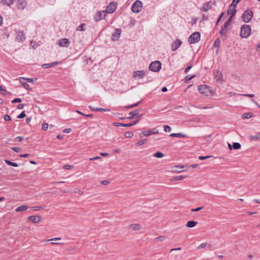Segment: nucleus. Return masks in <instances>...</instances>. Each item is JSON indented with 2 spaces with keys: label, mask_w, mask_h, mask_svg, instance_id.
Masks as SVG:
<instances>
[{
  "label": "nucleus",
  "mask_w": 260,
  "mask_h": 260,
  "mask_svg": "<svg viewBox=\"0 0 260 260\" xmlns=\"http://www.w3.org/2000/svg\"><path fill=\"white\" fill-rule=\"evenodd\" d=\"M253 14L251 9H247L244 11L242 15L243 21L245 23H248L251 21L253 18Z\"/></svg>",
  "instance_id": "1"
},
{
  "label": "nucleus",
  "mask_w": 260,
  "mask_h": 260,
  "mask_svg": "<svg viewBox=\"0 0 260 260\" xmlns=\"http://www.w3.org/2000/svg\"><path fill=\"white\" fill-rule=\"evenodd\" d=\"M251 33V27L250 25L244 24L241 28L240 35L242 38H248Z\"/></svg>",
  "instance_id": "2"
},
{
  "label": "nucleus",
  "mask_w": 260,
  "mask_h": 260,
  "mask_svg": "<svg viewBox=\"0 0 260 260\" xmlns=\"http://www.w3.org/2000/svg\"><path fill=\"white\" fill-rule=\"evenodd\" d=\"M199 92L206 96H209L211 94L212 91L211 88L206 85H201L198 87Z\"/></svg>",
  "instance_id": "3"
},
{
  "label": "nucleus",
  "mask_w": 260,
  "mask_h": 260,
  "mask_svg": "<svg viewBox=\"0 0 260 260\" xmlns=\"http://www.w3.org/2000/svg\"><path fill=\"white\" fill-rule=\"evenodd\" d=\"M143 7V3L139 0H137L132 5L131 10L133 12L138 13L140 12Z\"/></svg>",
  "instance_id": "4"
},
{
  "label": "nucleus",
  "mask_w": 260,
  "mask_h": 260,
  "mask_svg": "<svg viewBox=\"0 0 260 260\" xmlns=\"http://www.w3.org/2000/svg\"><path fill=\"white\" fill-rule=\"evenodd\" d=\"M161 68V65L160 61L156 60L152 62L149 67V69L150 71L154 72H157L160 70Z\"/></svg>",
  "instance_id": "5"
},
{
  "label": "nucleus",
  "mask_w": 260,
  "mask_h": 260,
  "mask_svg": "<svg viewBox=\"0 0 260 260\" xmlns=\"http://www.w3.org/2000/svg\"><path fill=\"white\" fill-rule=\"evenodd\" d=\"M200 34L198 31H196L192 34L188 38V42L190 44H195L199 42L200 40Z\"/></svg>",
  "instance_id": "6"
},
{
  "label": "nucleus",
  "mask_w": 260,
  "mask_h": 260,
  "mask_svg": "<svg viewBox=\"0 0 260 260\" xmlns=\"http://www.w3.org/2000/svg\"><path fill=\"white\" fill-rule=\"evenodd\" d=\"M139 121L140 119H138L136 120L133 121L129 123H126V124L119 122H114L113 123V125L117 126L131 127L137 123Z\"/></svg>",
  "instance_id": "7"
},
{
  "label": "nucleus",
  "mask_w": 260,
  "mask_h": 260,
  "mask_svg": "<svg viewBox=\"0 0 260 260\" xmlns=\"http://www.w3.org/2000/svg\"><path fill=\"white\" fill-rule=\"evenodd\" d=\"M139 109L135 110L133 111L130 112L128 114L129 116L127 118V119H132L135 118L140 119L141 115L139 114Z\"/></svg>",
  "instance_id": "8"
},
{
  "label": "nucleus",
  "mask_w": 260,
  "mask_h": 260,
  "mask_svg": "<svg viewBox=\"0 0 260 260\" xmlns=\"http://www.w3.org/2000/svg\"><path fill=\"white\" fill-rule=\"evenodd\" d=\"M116 5L117 4L116 3H110L106 8V12L108 13H112L114 12L116 9Z\"/></svg>",
  "instance_id": "9"
},
{
  "label": "nucleus",
  "mask_w": 260,
  "mask_h": 260,
  "mask_svg": "<svg viewBox=\"0 0 260 260\" xmlns=\"http://www.w3.org/2000/svg\"><path fill=\"white\" fill-rule=\"evenodd\" d=\"M16 39L19 42H23L25 40V36L23 31L16 32Z\"/></svg>",
  "instance_id": "10"
},
{
  "label": "nucleus",
  "mask_w": 260,
  "mask_h": 260,
  "mask_svg": "<svg viewBox=\"0 0 260 260\" xmlns=\"http://www.w3.org/2000/svg\"><path fill=\"white\" fill-rule=\"evenodd\" d=\"M121 30L118 28H116L115 31L112 34L111 39L113 41H117L120 36Z\"/></svg>",
  "instance_id": "11"
},
{
  "label": "nucleus",
  "mask_w": 260,
  "mask_h": 260,
  "mask_svg": "<svg viewBox=\"0 0 260 260\" xmlns=\"http://www.w3.org/2000/svg\"><path fill=\"white\" fill-rule=\"evenodd\" d=\"M106 16V12H98L94 16V20L95 21H100L105 18Z\"/></svg>",
  "instance_id": "12"
},
{
  "label": "nucleus",
  "mask_w": 260,
  "mask_h": 260,
  "mask_svg": "<svg viewBox=\"0 0 260 260\" xmlns=\"http://www.w3.org/2000/svg\"><path fill=\"white\" fill-rule=\"evenodd\" d=\"M212 7V2L211 1L204 3L201 7L200 10L202 12H207L211 9Z\"/></svg>",
  "instance_id": "13"
},
{
  "label": "nucleus",
  "mask_w": 260,
  "mask_h": 260,
  "mask_svg": "<svg viewBox=\"0 0 260 260\" xmlns=\"http://www.w3.org/2000/svg\"><path fill=\"white\" fill-rule=\"evenodd\" d=\"M145 75V72L144 70L135 71L133 73V76L138 79H142Z\"/></svg>",
  "instance_id": "14"
},
{
  "label": "nucleus",
  "mask_w": 260,
  "mask_h": 260,
  "mask_svg": "<svg viewBox=\"0 0 260 260\" xmlns=\"http://www.w3.org/2000/svg\"><path fill=\"white\" fill-rule=\"evenodd\" d=\"M57 44L60 46L68 47L70 45V42L68 39L63 38L59 40Z\"/></svg>",
  "instance_id": "15"
},
{
  "label": "nucleus",
  "mask_w": 260,
  "mask_h": 260,
  "mask_svg": "<svg viewBox=\"0 0 260 260\" xmlns=\"http://www.w3.org/2000/svg\"><path fill=\"white\" fill-rule=\"evenodd\" d=\"M182 44V41L179 39H177L172 44V50L176 51Z\"/></svg>",
  "instance_id": "16"
},
{
  "label": "nucleus",
  "mask_w": 260,
  "mask_h": 260,
  "mask_svg": "<svg viewBox=\"0 0 260 260\" xmlns=\"http://www.w3.org/2000/svg\"><path fill=\"white\" fill-rule=\"evenodd\" d=\"M28 219L34 223H39L41 221V218L39 216H30Z\"/></svg>",
  "instance_id": "17"
},
{
  "label": "nucleus",
  "mask_w": 260,
  "mask_h": 260,
  "mask_svg": "<svg viewBox=\"0 0 260 260\" xmlns=\"http://www.w3.org/2000/svg\"><path fill=\"white\" fill-rule=\"evenodd\" d=\"M215 78L217 81L222 82L223 81L222 75L219 70H216L214 73Z\"/></svg>",
  "instance_id": "18"
},
{
  "label": "nucleus",
  "mask_w": 260,
  "mask_h": 260,
  "mask_svg": "<svg viewBox=\"0 0 260 260\" xmlns=\"http://www.w3.org/2000/svg\"><path fill=\"white\" fill-rule=\"evenodd\" d=\"M235 8L236 7H235V6H234V5H233V6L230 5L229 9H228V10L227 11L228 14H229V15L231 14V15H235L237 12V11L235 9Z\"/></svg>",
  "instance_id": "19"
},
{
  "label": "nucleus",
  "mask_w": 260,
  "mask_h": 260,
  "mask_svg": "<svg viewBox=\"0 0 260 260\" xmlns=\"http://www.w3.org/2000/svg\"><path fill=\"white\" fill-rule=\"evenodd\" d=\"M172 137H178V138H187V136L182 133H172L170 135Z\"/></svg>",
  "instance_id": "20"
},
{
  "label": "nucleus",
  "mask_w": 260,
  "mask_h": 260,
  "mask_svg": "<svg viewBox=\"0 0 260 260\" xmlns=\"http://www.w3.org/2000/svg\"><path fill=\"white\" fill-rule=\"evenodd\" d=\"M28 208V207L25 205H21L19 206L15 209V211L16 212H20L26 211Z\"/></svg>",
  "instance_id": "21"
},
{
  "label": "nucleus",
  "mask_w": 260,
  "mask_h": 260,
  "mask_svg": "<svg viewBox=\"0 0 260 260\" xmlns=\"http://www.w3.org/2000/svg\"><path fill=\"white\" fill-rule=\"evenodd\" d=\"M26 6V2L24 0L18 1V7L19 9H23Z\"/></svg>",
  "instance_id": "22"
},
{
  "label": "nucleus",
  "mask_w": 260,
  "mask_h": 260,
  "mask_svg": "<svg viewBox=\"0 0 260 260\" xmlns=\"http://www.w3.org/2000/svg\"><path fill=\"white\" fill-rule=\"evenodd\" d=\"M19 81L21 84L23 85V86L26 89H29V85L26 83L23 82L22 80H25V78L23 77H20L19 78Z\"/></svg>",
  "instance_id": "23"
},
{
  "label": "nucleus",
  "mask_w": 260,
  "mask_h": 260,
  "mask_svg": "<svg viewBox=\"0 0 260 260\" xmlns=\"http://www.w3.org/2000/svg\"><path fill=\"white\" fill-rule=\"evenodd\" d=\"M197 223L198 222L196 221L190 220L187 222L186 226L188 228H193L197 225Z\"/></svg>",
  "instance_id": "24"
},
{
  "label": "nucleus",
  "mask_w": 260,
  "mask_h": 260,
  "mask_svg": "<svg viewBox=\"0 0 260 260\" xmlns=\"http://www.w3.org/2000/svg\"><path fill=\"white\" fill-rule=\"evenodd\" d=\"M141 226L139 224H132L130 228L133 230L136 231L140 229Z\"/></svg>",
  "instance_id": "25"
},
{
  "label": "nucleus",
  "mask_w": 260,
  "mask_h": 260,
  "mask_svg": "<svg viewBox=\"0 0 260 260\" xmlns=\"http://www.w3.org/2000/svg\"><path fill=\"white\" fill-rule=\"evenodd\" d=\"M2 2L4 4H5L8 6H10L14 3V0H2Z\"/></svg>",
  "instance_id": "26"
},
{
  "label": "nucleus",
  "mask_w": 260,
  "mask_h": 260,
  "mask_svg": "<svg viewBox=\"0 0 260 260\" xmlns=\"http://www.w3.org/2000/svg\"><path fill=\"white\" fill-rule=\"evenodd\" d=\"M5 162L8 165H10V166H13V167H18V165L17 163L12 162L10 160H5Z\"/></svg>",
  "instance_id": "27"
},
{
  "label": "nucleus",
  "mask_w": 260,
  "mask_h": 260,
  "mask_svg": "<svg viewBox=\"0 0 260 260\" xmlns=\"http://www.w3.org/2000/svg\"><path fill=\"white\" fill-rule=\"evenodd\" d=\"M232 148L235 150L239 149L241 148V144L239 143L235 142L232 145Z\"/></svg>",
  "instance_id": "28"
},
{
  "label": "nucleus",
  "mask_w": 260,
  "mask_h": 260,
  "mask_svg": "<svg viewBox=\"0 0 260 260\" xmlns=\"http://www.w3.org/2000/svg\"><path fill=\"white\" fill-rule=\"evenodd\" d=\"M220 41L219 38H217L214 42L213 46H214V47H217V48H218L220 47Z\"/></svg>",
  "instance_id": "29"
},
{
  "label": "nucleus",
  "mask_w": 260,
  "mask_h": 260,
  "mask_svg": "<svg viewBox=\"0 0 260 260\" xmlns=\"http://www.w3.org/2000/svg\"><path fill=\"white\" fill-rule=\"evenodd\" d=\"M252 116V114L251 113H246L242 115V118L244 119H248Z\"/></svg>",
  "instance_id": "30"
},
{
  "label": "nucleus",
  "mask_w": 260,
  "mask_h": 260,
  "mask_svg": "<svg viewBox=\"0 0 260 260\" xmlns=\"http://www.w3.org/2000/svg\"><path fill=\"white\" fill-rule=\"evenodd\" d=\"M153 156L156 158H162L164 156V154L161 152H156L153 154Z\"/></svg>",
  "instance_id": "31"
},
{
  "label": "nucleus",
  "mask_w": 260,
  "mask_h": 260,
  "mask_svg": "<svg viewBox=\"0 0 260 260\" xmlns=\"http://www.w3.org/2000/svg\"><path fill=\"white\" fill-rule=\"evenodd\" d=\"M147 142V140L146 139H142L141 140H140L139 141H138L137 143V146H141L143 144H144L145 143H146Z\"/></svg>",
  "instance_id": "32"
},
{
  "label": "nucleus",
  "mask_w": 260,
  "mask_h": 260,
  "mask_svg": "<svg viewBox=\"0 0 260 260\" xmlns=\"http://www.w3.org/2000/svg\"><path fill=\"white\" fill-rule=\"evenodd\" d=\"M196 76L195 75H193V76H191L190 75H187L185 78V81L186 82H188V81H189L190 80H191L192 78H193Z\"/></svg>",
  "instance_id": "33"
},
{
  "label": "nucleus",
  "mask_w": 260,
  "mask_h": 260,
  "mask_svg": "<svg viewBox=\"0 0 260 260\" xmlns=\"http://www.w3.org/2000/svg\"><path fill=\"white\" fill-rule=\"evenodd\" d=\"M260 138V133L255 136H250V139L252 140H257Z\"/></svg>",
  "instance_id": "34"
},
{
  "label": "nucleus",
  "mask_w": 260,
  "mask_h": 260,
  "mask_svg": "<svg viewBox=\"0 0 260 260\" xmlns=\"http://www.w3.org/2000/svg\"><path fill=\"white\" fill-rule=\"evenodd\" d=\"M186 177H187L186 176L179 175V176H176L174 178V179L175 180H182V179H183L184 178H185Z\"/></svg>",
  "instance_id": "35"
},
{
  "label": "nucleus",
  "mask_w": 260,
  "mask_h": 260,
  "mask_svg": "<svg viewBox=\"0 0 260 260\" xmlns=\"http://www.w3.org/2000/svg\"><path fill=\"white\" fill-rule=\"evenodd\" d=\"M85 26V24L84 23L81 24L78 27H77V30L79 31H83L84 30V27Z\"/></svg>",
  "instance_id": "36"
},
{
  "label": "nucleus",
  "mask_w": 260,
  "mask_h": 260,
  "mask_svg": "<svg viewBox=\"0 0 260 260\" xmlns=\"http://www.w3.org/2000/svg\"><path fill=\"white\" fill-rule=\"evenodd\" d=\"M142 133L144 136L148 137L151 135V130L143 131Z\"/></svg>",
  "instance_id": "37"
},
{
  "label": "nucleus",
  "mask_w": 260,
  "mask_h": 260,
  "mask_svg": "<svg viewBox=\"0 0 260 260\" xmlns=\"http://www.w3.org/2000/svg\"><path fill=\"white\" fill-rule=\"evenodd\" d=\"M204 206H202V207H198L197 208H192L191 209V212H198V211H199L201 210L204 209Z\"/></svg>",
  "instance_id": "38"
},
{
  "label": "nucleus",
  "mask_w": 260,
  "mask_h": 260,
  "mask_svg": "<svg viewBox=\"0 0 260 260\" xmlns=\"http://www.w3.org/2000/svg\"><path fill=\"white\" fill-rule=\"evenodd\" d=\"M171 129H172L171 127L170 126H169V125H164V131L166 132L169 133L171 132Z\"/></svg>",
  "instance_id": "39"
},
{
  "label": "nucleus",
  "mask_w": 260,
  "mask_h": 260,
  "mask_svg": "<svg viewBox=\"0 0 260 260\" xmlns=\"http://www.w3.org/2000/svg\"><path fill=\"white\" fill-rule=\"evenodd\" d=\"M26 114L24 111L22 112L19 115L17 116V118L19 119L23 118L25 117Z\"/></svg>",
  "instance_id": "40"
},
{
  "label": "nucleus",
  "mask_w": 260,
  "mask_h": 260,
  "mask_svg": "<svg viewBox=\"0 0 260 260\" xmlns=\"http://www.w3.org/2000/svg\"><path fill=\"white\" fill-rule=\"evenodd\" d=\"M125 136L126 138H131L133 136V133L131 132H127L125 133Z\"/></svg>",
  "instance_id": "41"
},
{
  "label": "nucleus",
  "mask_w": 260,
  "mask_h": 260,
  "mask_svg": "<svg viewBox=\"0 0 260 260\" xmlns=\"http://www.w3.org/2000/svg\"><path fill=\"white\" fill-rule=\"evenodd\" d=\"M13 151L16 152H19L21 151L22 149L20 147H14L11 148Z\"/></svg>",
  "instance_id": "42"
},
{
  "label": "nucleus",
  "mask_w": 260,
  "mask_h": 260,
  "mask_svg": "<svg viewBox=\"0 0 260 260\" xmlns=\"http://www.w3.org/2000/svg\"><path fill=\"white\" fill-rule=\"evenodd\" d=\"M97 111H100V112H109L110 111V110L109 109H104L102 108H97Z\"/></svg>",
  "instance_id": "43"
},
{
  "label": "nucleus",
  "mask_w": 260,
  "mask_h": 260,
  "mask_svg": "<svg viewBox=\"0 0 260 260\" xmlns=\"http://www.w3.org/2000/svg\"><path fill=\"white\" fill-rule=\"evenodd\" d=\"M226 29L221 27V30L219 31L220 37H222L224 35H225L226 33Z\"/></svg>",
  "instance_id": "44"
},
{
  "label": "nucleus",
  "mask_w": 260,
  "mask_h": 260,
  "mask_svg": "<svg viewBox=\"0 0 260 260\" xmlns=\"http://www.w3.org/2000/svg\"><path fill=\"white\" fill-rule=\"evenodd\" d=\"M183 168H184V167H183V166L181 167L180 168H179L178 167H175L173 169V171L176 172H182V171L180 170V169H182Z\"/></svg>",
  "instance_id": "45"
},
{
  "label": "nucleus",
  "mask_w": 260,
  "mask_h": 260,
  "mask_svg": "<svg viewBox=\"0 0 260 260\" xmlns=\"http://www.w3.org/2000/svg\"><path fill=\"white\" fill-rule=\"evenodd\" d=\"M24 138L22 137H17L15 138L14 141L15 142H21L23 141Z\"/></svg>",
  "instance_id": "46"
},
{
  "label": "nucleus",
  "mask_w": 260,
  "mask_h": 260,
  "mask_svg": "<svg viewBox=\"0 0 260 260\" xmlns=\"http://www.w3.org/2000/svg\"><path fill=\"white\" fill-rule=\"evenodd\" d=\"M42 128L44 131H47L48 128V124L46 123H43L42 124Z\"/></svg>",
  "instance_id": "47"
},
{
  "label": "nucleus",
  "mask_w": 260,
  "mask_h": 260,
  "mask_svg": "<svg viewBox=\"0 0 260 260\" xmlns=\"http://www.w3.org/2000/svg\"><path fill=\"white\" fill-rule=\"evenodd\" d=\"M31 208L34 211H39V210L43 209V208L42 206H35V207H32Z\"/></svg>",
  "instance_id": "48"
},
{
  "label": "nucleus",
  "mask_w": 260,
  "mask_h": 260,
  "mask_svg": "<svg viewBox=\"0 0 260 260\" xmlns=\"http://www.w3.org/2000/svg\"><path fill=\"white\" fill-rule=\"evenodd\" d=\"M21 102V99L20 98H15L12 101V103H20Z\"/></svg>",
  "instance_id": "49"
},
{
  "label": "nucleus",
  "mask_w": 260,
  "mask_h": 260,
  "mask_svg": "<svg viewBox=\"0 0 260 260\" xmlns=\"http://www.w3.org/2000/svg\"><path fill=\"white\" fill-rule=\"evenodd\" d=\"M4 119L5 121H10L11 120L10 116L7 114L4 116Z\"/></svg>",
  "instance_id": "50"
},
{
  "label": "nucleus",
  "mask_w": 260,
  "mask_h": 260,
  "mask_svg": "<svg viewBox=\"0 0 260 260\" xmlns=\"http://www.w3.org/2000/svg\"><path fill=\"white\" fill-rule=\"evenodd\" d=\"M0 91L3 95H5L7 92V90L5 89H3L1 86H0Z\"/></svg>",
  "instance_id": "51"
},
{
  "label": "nucleus",
  "mask_w": 260,
  "mask_h": 260,
  "mask_svg": "<svg viewBox=\"0 0 260 260\" xmlns=\"http://www.w3.org/2000/svg\"><path fill=\"white\" fill-rule=\"evenodd\" d=\"M239 2H240V0H233L231 5H233V6L234 5V6H235V7H236L237 5L239 3Z\"/></svg>",
  "instance_id": "52"
},
{
  "label": "nucleus",
  "mask_w": 260,
  "mask_h": 260,
  "mask_svg": "<svg viewBox=\"0 0 260 260\" xmlns=\"http://www.w3.org/2000/svg\"><path fill=\"white\" fill-rule=\"evenodd\" d=\"M42 67L43 68H48L51 67V63H45L42 65Z\"/></svg>",
  "instance_id": "53"
},
{
  "label": "nucleus",
  "mask_w": 260,
  "mask_h": 260,
  "mask_svg": "<svg viewBox=\"0 0 260 260\" xmlns=\"http://www.w3.org/2000/svg\"><path fill=\"white\" fill-rule=\"evenodd\" d=\"M73 167V166L72 165H66L63 166V168L66 169V170H70L71 169V168H72Z\"/></svg>",
  "instance_id": "54"
},
{
  "label": "nucleus",
  "mask_w": 260,
  "mask_h": 260,
  "mask_svg": "<svg viewBox=\"0 0 260 260\" xmlns=\"http://www.w3.org/2000/svg\"><path fill=\"white\" fill-rule=\"evenodd\" d=\"M198 20V18H192V20L191 21V25H193L194 24L196 23L197 21Z\"/></svg>",
  "instance_id": "55"
},
{
  "label": "nucleus",
  "mask_w": 260,
  "mask_h": 260,
  "mask_svg": "<svg viewBox=\"0 0 260 260\" xmlns=\"http://www.w3.org/2000/svg\"><path fill=\"white\" fill-rule=\"evenodd\" d=\"M192 68V65H190V66H188L185 69V71H184V73L185 74H186L188 72V71L191 69V68Z\"/></svg>",
  "instance_id": "56"
},
{
  "label": "nucleus",
  "mask_w": 260,
  "mask_h": 260,
  "mask_svg": "<svg viewBox=\"0 0 260 260\" xmlns=\"http://www.w3.org/2000/svg\"><path fill=\"white\" fill-rule=\"evenodd\" d=\"M207 243H202L201 245H200L198 247V249H201L202 248H204V247H205L207 245Z\"/></svg>",
  "instance_id": "57"
},
{
  "label": "nucleus",
  "mask_w": 260,
  "mask_h": 260,
  "mask_svg": "<svg viewBox=\"0 0 260 260\" xmlns=\"http://www.w3.org/2000/svg\"><path fill=\"white\" fill-rule=\"evenodd\" d=\"M210 157H211V156H200L199 157V159L200 160H204V159H207L208 158H209Z\"/></svg>",
  "instance_id": "58"
},
{
  "label": "nucleus",
  "mask_w": 260,
  "mask_h": 260,
  "mask_svg": "<svg viewBox=\"0 0 260 260\" xmlns=\"http://www.w3.org/2000/svg\"><path fill=\"white\" fill-rule=\"evenodd\" d=\"M230 25L229 22H225L223 25L221 27L222 28L226 29V28Z\"/></svg>",
  "instance_id": "59"
},
{
  "label": "nucleus",
  "mask_w": 260,
  "mask_h": 260,
  "mask_svg": "<svg viewBox=\"0 0 260 260\" xmlns=\"http://www.w3.org/2000/svg\"><path fill=\"white\" fill-rule=\"evenodd\" d=\"M101 158V157L100 156H95L93 157L90 158L89 160H95Z\"/></svg>",
  "instance_id": "60"
},
{
  "label": "nucleus",
  "mask_w": 260,
  "mask_h": 260,
  "mask_svg": "<svg viewBox=\"0 0 260 260\" xmlns=\"http://www.w3.org/2000/svg\"><path fill=\"white\" fill-rule=\"evenodd\" d=\"M61 239V238H54L48 239L47 240V241L49 242V241H54V240L57 241V240H60Z\"/></svg>",
  "instance_id": "61"
},
{
  "label": "nucleus",
  "mask_w": 260,
  "mask_h": 260,
  "mask_svg": "<svg viewBox=\"0 0 260 260\" xmlns=\"http://www.w3.org/2000/svg\"><path fill=\"white\" fill-rule=\"evenodd\" d=\"M109 183H110V181L107 180H103L102 181V183L104 185H106L108 184Z\"/></svg>",
  "instance_id": "62"
},
{
  "label": "nucleus",
  "mask_w": 260,
  "mask_h": 260,
  "mask_svg": "<svg viewBox=\"0 0 260 260\" xmlns=\"http://www.w3.org/2000/svg\"><path fill=\"white\" fill-rule=\"evenodd\" d=\"M72 129L70 128H66L63 130V133H69L71 132Z\"/></svg>",
  "instance_id": "63"
},
{
  "label": "nucleus",
  "mask_w": 260,
  "mask_h": 260,
  "mask_svg": "<svg viewBox=\"0 0 260 260\" xmlns=\"http://www.w3.org/2000/svg\"><path fill=\"white\" fill-rule=\"evenodd\" d=\"M24 105L23 104H19L17 106V108L18 109H22L24 108Z\"/></svg>",
  "instance_id": "64"
}]
</instances>
